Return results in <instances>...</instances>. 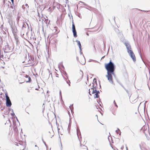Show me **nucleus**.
I'll list each match as a JSON object with an SVG mask.
<instances>
[{
  "label": "nucleus",
  "instance_id": "nucleus-17",
  "mask_svg": "<svg viewBox=\"0 0 150 150\" xmlns=\"http://www.w3.org/2000/svg\"><path fill=\"white\" fill-rule=\"evenodd\" d=\"M66 81L67 82V83L68 84L69 86H70V82L69 80L66 79Z\"/></svg>",
  "mask_w": 150,
  "mask_h": 150
},
{
  "label": "nucleus",
  "instance_id": "nucleus-14",
  "mask_svg": "<svg viewBox=\"0 0 150 150\" xmlns=\"http://www.w3.org/2000/svg\"><path fill=\"white\" fill-rule=\"evenodd\" d=\"M138 115V113L137 112H134L133 114V115L134 117H136L137 115Z\"/></svg>",
  "mask_w": 150,
  "mask_h": 150
},
{
  "label": "nucleus",
  "instance_id": "nucleus-1",
  "mask_svg": "<svg viewBox=\"0 0 150 150\" xmlns=\"http://www.w3.org/2000/svg\"><path fill=\"white\" fill-rule=\"evenodd\" d=\"M105 68L107 70V74L106 77L108 81L110 83H113L112 75L114 74L115 67L113 64L110 61L108 64H105Z\"/></svg>",
  "mask_w": 150,
  "mask_h": 150
},
{
  "label": "nucleus",
  "instance_id": "nucleus-18",
  "mask_svg": "<svg viewBox=\"0 0 150 150\" xmlns=\"http://www.w3.org/2000/svg\"><path fill=\"white\" fill-rule=\"evenodd\" d=\"M114 104L115 105V106L117 107V108L118 106H117V105L115 101V100H114Z\"/></svg>",
  "mask_w": 150,
  "mask_h": 150
},
{
  "label": "nucleus",
  "instance_id": "nucleus-24",
  "mask_svg": "<svg viewBox=\"0 0 150 150\" xmlns=\"http://www.w3.org/2000/svg\"><path fill=\"white\" fill-rule=\"evenodd\" d=\"M47 93H48V91H47Z\"/></svg>",
  "mask_w": 150,
  "mask_h": 150
},
{
  "label": "nucleus",
  "instance_id": "nucleus-23",
  "mask_svg": "<svg viewBox=\"0 0 150 150\" xmlns=\"http://www.w3.org/2000/svg\"><path fill=\"white\" fill-rule=\"evenodd\" d=\"M8 124V125H9L10 127L11 125L10 124L9 125V124Z\"/></svg>",
  "mask_w": 150,
  "mask_h": 150
},
{
  "label": "nucleus",
  "instance_id": "nucleus-13",
  "mask_svg": "<svg viewBox=\"0 0 150 150\" xmlns=\"http://www.w3.org/2000/svg\"><path fill=\"white\" fill-rule=\"evenodd\" d=\"M116 132L117 134L120 135L121 134V132L119 129H118L117 130H116Z\"/></svg>",
  "mask_w": 150,
  "mask_h": 150
},
{
  "label": "nucleus",
  "instance_id": "nucleus-12",
  "mask_svg": "<svg viewBox=\"0 0 150 150\" xmlns=\"http://www.w3.org/2000/svg\"><path fill=\"white\" fill-rule=\"evenodd\" d=\"M72 30H76L75 29V27L74 24L73 22H72Z\"/></svg>",
  "mask_w": 150,
  "mask_h": 150
},
{
  "label": "nucleus",
  "instance_id": "nucleus-8",
  "mask_svg": "<svg viewBox=\"0 0 150 150\" xmlns=\"http://www.w3.org/2000/svg\"><path fill=\"white\" fill-rule=\"evenodd\" d=\"M98 93H99V91H98V92L96 91V93H95V94L94 96L95 98H98L99 97V96L98 94Z\"/></svg>",
  "mask_w": 150,
  "mask_h": 150
},
{
  "label": "nucleus",
  "instance_id": "nucleus-6",
  "mask_svg": "<svg viewBox=\"0 0 150 150\" xmlns=\"http://www.w3.org/2000/svg\"><path fill=\"white\" fill-rule=\"evenodd\" d=\"M89 93L91 95V94L95 93L96 91V90H94V88H91V89H89Z\"/></svg>",
  "mask_w": 150,
  "mask_h": 150
},
{
  "label": "nucleus",
  "instance_id": "nucleus-15",
  "mask_svg": "<svg viewBox=\"0 0 150 150\" xmlns=\"http://www.w3.org/2000/svg\"><path fill=\"white\" fill-rule=\"evenodd\" d=\"M26 78H28V81H27V82H30L31 80L29 76H27V75H26Z\"/></svg>",
  "mask_w": 150,
  "mask_h": 150
},
{
  "label": "nucleus",
  "instance_id": "nucleus-10",
  "mask_svg": "<svg viewBox=\"0 0 150 150\" xmlns=\"http://www.w3.org/2000/svg\"><path fill=\"white\" fill-rule=\"evenodd\" d=\"M73 35L75 37H76L77 36L76 34V30H72Z\"/></svg>",
  "mask_w": 150,
  "mask_h": 150
},
{
  "label": "nucleus",
  "instance_id": "nucleus-20",
  "mask_svg": "<svg viewBox=\"0 0 150 150\" xmlns=\"http://www.w3.org/2000/svg\"><path fill=\"white\" fill-rule=\"evenodd\" d=\"M11 1L12 4H13L14 3V0H11Z\"/></svg>",
  "mask_w": 150,
  "mask_h": 150
},
{
  "label": "nucleus",
  "instance_id": "nucleus-16",
  "mask_svg": "<svg viewBox=\"0 0 150 150\" xmlns=\"http://www.w3.org/2000/svg\"><path fill=\"white\" fill-rule=\"evenodd\" d=\"M50 3V1H48L46 3H45V5L46 6H48Z\"/></svg>",
  "mask_w": 150,
  "mask_h": 150
},
{
  "label": "nucleus",
  "instance_id": "nucleus-4",
  "mask_svg": "<svg viewBox=\"0 0 150 150\" xmlns=\"http://www.w3.org/2000/svg\"><path fill=\"white\" fill-rule=\"evenodd\" d=\"M5 95L6 98V105L8 107H10L11 105V102L7 94H5Z\"/></svg>",
  "mask_w": 150,
  "mask_h": 150
},
{
  "label": "nucleus",
  "instance_id": "nucleus-11",
  "mask_svg": "<svg viewBox=\"0 0 150 150\" xmlns=\"http://www.w3.org/2000/svg\"><path fill=\"white\" fill-rule=\"evenodd\" d=\"M77 42L78 44V46H79V47L80 49V50H81V45L80 42L79 41H77Z\"/></svg>",
  "mask_w": 150,
  "mask_h": 150
},
{
  "label": "nucleus",
  "instance_id": "nucleus-21",
  "mask_svg": "<svg viewBox=\"0 0 150 150\" xmlns=\"http://www.w3.org/2000/svg\"><path fill=\"white\" fill-rule=\"evenodd\" d=\"M113 114L114 115H115L116 114V112H114L113 113Z\"/></svg>",
  "mask_w": 150,
  "mask_h": 150
},
{
  "label": "nucleus",
  "instance_id": "nucleus-7",
  "mask_svg": "<svg viewBox=\"0 0 150 150\" xmlns=\"http://www.w3.org/2000/svg\"><path fill=\"white\" fill-rule=\"evenodd\" d=\"M8 21L10 25L13 24V20L11 16H10V18H8Z\"/></svg>",
  "mask_w": 150,
  "mask_h": 150
},
{
  "label": "nucleus",
  "instance_id": "nucleus-19",
  "mask_svg": "<svg viewBox=\"0 0 150 150\" xmlns=\"http://www.w3.org/2000/svg\"><path fill=\"white\" fill-rule=\"evenodd\" d=\"M130 100H132V101H133V97L132 96L131 97H130Z\"/></svg>",
  "mask_w": 150,
  "mask_h": 150
},
{
  "label": "nucleus",
  "instance_id": "nucleus-3",
  "mask_svg": "<svg viewBox=\"0 0 150 150\" xmlns=\"http://www.w3.org/2000/svg\"><path fill=\"white\" fill-rule=\"evenodd\" d=\"M59 75L56 74V77L55 78V82L58 83H63L64 79L63 78L62 76H59Z\"/></svg>",
  "mask_w": 150,
  "mask_h": 150
},
{
  "label": "nucleus",
  "instance_id": "nucleus-25",
  "mask_svg": "<svg viewBox=\"0 0 150 150\" xmlns=\"http://www.w3.org/2000/svg\"><path fill=\"white\" fill-rule=\"evenodd\" d=\"M50 7L49 8V9H50Z\"/></svg>",
  "mask_w": 150,
  "mask_h": 150
},
{
  "label": "nucleus",
  "instance_id": "nucleus-9",
  "mask_svg": "<svg viewBox=\"0 0 150 150\" xmlns=\"http://www.w3.org/2000/svg\"><path fill=\"white\" fill-rule=\"evenodd\" d=\"M17 146L19 147V149L20 150H23V146L22 145L20 144H18Z\"/></svg>",
  "mask_w": 150,
  "mask_h": 150
},
{
  "label": "nucleus",
  "instance_id": "nucleus-22",
  "mask_svg": "<svg viewBox=\"0 0 150 150\" xmlns=\"http://www.w3.org/2000/svg\"><path fill=\"white\" fill-rule=\"evenodd\" d=\"M53 8H55V6H53Z\"/></svg>",
  "mask_w": 150,
  "mask_h": 150
},
{
  "label": "nucleus",
  "instance_id": "nucleus-5",
  "mask_svg": "<svg viewBox=\"0 0 150 150\" xmlns=\"http://www.w3.org/2000/svg\"><path fill=\"white\" fill-rule=\"evenodd\" d=\"M77 59L82 64H84L85 63V60L83 56L81 55L79 57L77 58Z\"/></svg>",
  "mask_w": 150,
  "mask_h": 150
},
{
  "label": "nucleus",
  "instance_id": "nucleus-2",
  "mask_svg": "<svg viewBox=\"0 0 150 150\" xmlns=\"http://www.w3.org/2000/svg\"><path fill=\"white\" fill-rule=\"evenodd\" d=\"M125 45L127 48V52L129 53L130 57L134 61H135V57L133 51L131 50L130 45L128 43H125Z\"/></svg>",
  "mask_w": 150,
  "mask_h": 150
}]
</instances>
